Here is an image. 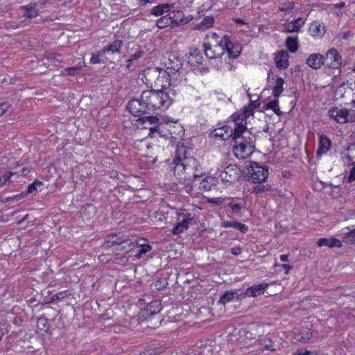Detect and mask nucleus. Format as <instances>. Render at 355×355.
<instances>
[{"mask_svg":"<svg viewBox=\"0 0 355 355\" xmlns=\"http://www.w3.org/2000/svg\"><path fill=\"white\" fill-rule=\"evenodd\" d=\"M348 182H351L354 180H355V164L352 167V168L350 171L349 175L348 176Z\"/></svg>","mask_w":355,"mask_h":355,"instance_id":"680f3d73","label":"nucleus"},{"mask_svg":"<svg viewBox=\"0 0 355 355\" xmlns=\"http://www.w3.org/2000/svg\"><path fill=\"white\" fill-rule=\"evenodd\" d=\"M230 118L232 121L234 123V128H232L233 129H235L239 126L245 125V124H243V122L245 121V114H243L242 113H234ZM245 123H246V122Z\"/></svg>","mask_w":355,"mask_h":355,"instance_id":"c9c22d12","label":"nucleus"},{"mask_svg":"<svg viewBox=\"0 0 355 355\" xmlns=\"http://www.w3.org/2000/svg\"><path fill=\"white\" fill-rule=\"evenodd\" d=\"M148 129H149L148 137H150L151 138H154V137H156L157 135H158V136H159V137L161 139L166 140L164 137L161 134V130H160V128H159V125H157V124L153 125V126L149 127Z\"/></svg>","mask_w":355,"mask_h":355,"instance_id":"a19ab883","label":"nucleus"},{"mask_svg":"<svg viewBox=\"0 0 355 355\" xmlns=\"http://www.w3.org/2000/svg\"><path fill=\"white\" fill-rule=\"evenodd\" d=\"M41 182L38 180H35L32 184H29L26 191L23 192V193H25V197L28 194L33 193L34 191H35L37 190V187L41 186Z\"/></svg>","mask_w":355,"mask_h":355,"instance_id":"49530a36","label":"nucleus"},{"mask_svg":"<svg viewBox=\"0 0 355 355\" xmlns=\"http://www.w3.org/2000/svg\"><path fill=\"white\" fill-rule=\"evenodd\" d=\"M191 55L195 58L197 63H201L202 60V56L201 55L200 51L196 49L192 53H191Z\"/></svg>","mask_w":355,"mask_h":355,"instance_id":"864d4df0","label":"nucleus"},{"mask_svg":"<svg viewBox=\"0 0 355 355\" xmlns=\"http://www.w3.org/2000/svg\"><path fill=\"white\" fill-rule=\"evenodd\" d=\"M139 355H157L155 350L153 349H147L140 353Z\"/></svg>","mask_w":355,"mask_h":355,"instance_id":"0e129e2a","label":"nucleus"},{"mask_svg":"<svg viewBox=\"0 0 355 355\" xmlns=\"http://www.w3.org/2000/svg\"><path fill=\"white\" fill-rule=\"evenodd\" d=\"M284 79L282 78H277L276 79V83L272 88V95L274 97L277 98L284 91Z\"/></svg>","mask_w":355,"mask_h":355,"instance_id":"473e14b6","label":"nucleus"},{"mask_svg":"<svg viewBox=\"0 0 355 355\" xmlns=\"http://www.w3.org/2000/svg\"><path fill=\"white\" fill-rule=\"evenodd\" d=\"M276 67L279 69H284L288 67V54L286 51H279L275 58Z\"/></svg>","mask_w":355,"mask_h":355,"instance_id":"f3484780","label":"nucleus"},{"mask_svg":"<svg viewBox=\"0 0 355 355\" xmlns=\"http://www.w3.org/2000/svg\"><path fill=\"white\" fill-rule=\"evenodd\" d=\"M345 158H346L351 164H355V143L350 144L347 148V153L345 154Z\"/></svg>","mask_w":355,"mask_h":355,"instance_id":"4c0bfd02","label":"nucleus"},{"mask_svg":"<svg viewBox=\"0 0 355 355\" xmlns=\"http://www.w3.org/2000/svg\"><path fill=\"white\" fill-rule=\"evenodd\" d=\"M103 54H100V51L96 55H92L90 59V62L92 64H96V63H103L101 62L100 59V56L103 55Z\"/></svg>","mask_w":355,"mask_h":355,"instance_id":"13d9d810","label":"nucleus"},{"mask_svg":"<svg viewBox=\"0 0 355 355\" xmlns=\"http://www.w3.org/2000/svg\"><path fill=\"white\" fill-rule=\"evenodd\" d=\"M137 245L139 247L140 253L146 254L151 250V246L148 244V242L145 239H139L136 241Z\"/></svg>","mask_w":355,"mask_h":355,"instance_id":"f704fd0d","label":"nucleus"},{"mask_svg":"<svg viewBox=\"0 0 355 355\" xmlns=\"http://www.w3.org/2000/svg\"><path fill=\"white\" fill-rule=\"evenodd\" d=\"M178 217H183V219L180 221L173 229L172 233L175 235H178L182 233L184 230H187L190 226L196 224V220L193 217L191 216V214H178ZM180 220V218H178Z\"/></svg>","mask_w":355,"mask_h":355,"instance_id":"6e6552de","label":"nucleus"},{"mask_svg":"<svg viewBox=\"0 0 355 355\" xmlns=\"http://www.w3.org/2000/svg\"><path fill=\"white\" fill-rule=\"evenodd\" d=\"M81 69V66L67 67L60 72L61 76H76Z\"/></svg>","mask_w":355,"mask_h":355,"instance_id":"ea45409f","label":"nucleus"},{"mask_svg":"<svg viewBox=\"0 0 355 355\" xmlns=\"http://www.w3.org/2000/svg\"><path fill=\"white\" fill-rule=\"evenodd\" d=\"M10 107V105L7 102L0 104V116H1Z\"/></svg>","mask_w":355,"mask_h":355,"instance_id":"bf43d9fd","label":"nucleus"},{"mask_svg":"<svg viewBox=\"0 0 355 355\" xmlns=\"http://www.w3.org/2000/svg\"><path fill=\"white\" fill-rule=\"evenodd\" d=\"M329 114L338 123H345L355 121V110L345 108L333 107L329 110Z\"/></svg>","mask_w":355,"mask_h":355,"instance_id":"39448f33","label":"nucleus"},{"mask_svg":"<svg viewBox=\"0 0 355 355\" xmlns=\"http://www.w3.org/2000/svg\"><path fill=\"white\" fill-rule=\"evenodd\" d=\"M172 101L168 92L162 89H150L142 92L139 98L130 100L127 108L132 115L139 116L156 110H165L171 105Z\"/></svg>","mask_w":355,"mask_h":355,"instance_id":"f257e3e1","label":"nucleus"},{"mask_svg":"<svg viewBox=\"0 0 355 355\" xmlns=\"http://www.w3.org/2000/svg\"><path fill=\"white\" fill-rule=\"evenodd\" d=\"M210 42L205 43L204 51L205 55L209 59L217 58L223 55V49L220 45V40H218L219 36L216 33H211L209 37Z\"/></svg>","mask_w":355,"mask_h":355,"instance_id":"20e7f679","label":"nucleus"},{"mask_svg":"<svg viewBox=\"0 0 355 355\" xmlns=\"http://www.w3.org/2000/svg\"><path fill=\"white\" fill-rule=\"evenodd\" d=\"M234 141V153L239 159H245L254 151V137L247 130L246 125L239 126L235 128V135L233 136Z\"/></svg>","mask_w":355,"mask_h":355,"instance_id":"7ed1b4c3","label":"nucleus"},{"mask_svg":"<svg viewBox=\"0 0 355 355\" xmlns=\"http://www.w3.org/2000/svg\"><path fill=\"white\" fill-rule=\"evenodd\" d=\"M24 197H25V193H23V192H22L19 194L15 195L14 196L6 198L5 202H18Z\"/></svg>","mask_w":355,"mask_h":355,"instance_id":"8fccbe9b","label":"nucleus"},{"mask_svg":"<svg viewBox=\"0 0 355 355\" xmlns=\"http://www.w3.org/2000/svg\"><path fill=\"white\" fill-rule=\"evenodd\" d=\"M220 45L227 51L229 58H236L241 53V46L239 44H234L230 38V36L225 35L220 39Z\"/></svg>","mask_w":355,"mask_h":355,"instance_id":"0eeeda50","label":"nucleus"},{"mask_svg":"<svg viewBox=\"0 0 355 355\" xmlns=\"http://www.w3.org/2000/svg\"><path fill=\"white\" fill-rule=\"evenodd\" d=\"M267 109L272 110L277 116H281L282 114V112L280 110L279 107L278 100H272L268 102L266 105Z\"/></svg>","mask_w":355,"mask_h":355,"instance_id":"79ce46f5","label":"nucleus"},{"mask_svg":"<svg viewBox=\"0 0 355 355\" xmlns=\"http://www.w3.org/2000/svg\"><path fill=\"white\" fill-rule=\"evenodd\" d=\"M161 303L159 301L152 302L146 310L148 317L153 316L161 311Z\"/></svg>","mask_w":355,"mask_h":355,"instance_id":"bb28decb","label":"nucleus"},{"mask_svg":"<svg viewBox=\"0 0 355 355\" xmlns=\"http://www.w3.org/2000/svg\"><path fill=\"white\" fill-rule=\"evenodd\" d=\"M139 121L142 123L148 122L150 125H156L159 123V119L155 116H145L139 118Z\"/></svg>","mask_w":355,"mask_h":355,"instance_id":"a18cd8bd","label":"nucleus"},{"mask_svg":"<svg viewBox=\"0 0 355 355\" xmlns=\"http://www.w3.org/2000/svg\"><path fill=\"white\" fill-rule=\"evenodd\" d=\"M259 105L260 103L257 101H250V103L248 106L254 110L255 108L259 107Z\"/></svg>","mask_w":355,"mask_h":355,"instance_id":"338daca9","label":"nucleus"},{"mask_svg":"<svg viewBox=\"0 0 355 355\" xmlns=\"http://www.w3.org/2000/svg\"><path fill=\"white\" fill-rule=\"evenodd\" d=\"M171 21V27L175 28L184 22V13L182 10H172L168 12Z\"/></svg>","mask_w":355,"mask_h":355,"instance_id":"6ab92c4d","label":"nucleus"},{"mask_svg":"<svg viewBox=\"0 0 355 355\" xmlns=\"http://www.w3.org/2000/svg\"><path fill=\"white\" fill-rule=\"evenodd\" d=\"M37 327L42 331L46 332L49 329L48 319L44 317H40L37 319Z\"/></svg>","mask_w":355,"mask_h":355,"instance_id":"37998d69","label":"nucleus"},{"mask_svg":"<svg viewBox=\"0 0 355 355\" xmlns=\"http://www.w3.org/2000/svg\"><path fill=\"white\" fill-rule=\"evenodd\" d=\"M173 8V4L162 3L154 6L150 10V13L155 16H161L164 14H168L170 10Z\"/></svg>","mask_w":355,"mask_h":355,"instance_id":"412c9836","label":"nucleus"},{"mask_svg":"<svg viewBox=\"0 0 355 355\" xmlns=\"http://www.w3.org/2000/svg\"><path fill=\"white\" fill-rule=\"evenodd\" d=\"M248 173L254 183H261L264 182L268 176L267 167L259 165L257 162H251Z\"/></svg>","mask_w":355,"mask_h":355,"instance_id":"423d86ee","label":"nucleus"},{"mask_svg":"<svg viewBox=\"0 0 355 355\" xmlns=\"http://www.w3.org/2000/svg\"><path fill=\"white\" fill-rule=\"evenodd\" d=\"M214 135L215 137H218L223 141H226L230 137L233 138V136L235 135V129H233L228 125H224L221 128L215 129L214 130Z\"/></svg>","mask_w":355,"mask_h":355,"instance_id":"2eb2a0df","label":"nucleus"},{"mask_svg":"<svg viewBox=\"0 0 355 355\" xmlns=\"http://www.w3.org/2000/svg\"><path fill=\"white\" fill-rule=\"evenodd\" d=\"M306 63L313 69H319L324 64V56L320 53H312L306 59Z\"/></svg>","mask_w":355,"mask_h":355,"instance_id":"4468645a","label":"nucleus"},{"mask_svg":"<svg viewBox=\"0 0 355 355\" xmlns=\"http://www.w3.org/2000/svg\"><path fill=\"white\" fill-rule=\"evenodd\" d=\"M268 287L267 283H261L259 284H255L250 287H248L244 292L241 293L238 295V300H243L246 297H255L261 294H263L266 288Z\"/></svg>","mask_w":355,"mask_h":355,"instance_id":"1a4fd4ad","label":"nucleus"},{"mask_svg":"<svg viewBox=\"0 0 355 355\" xmlns=\"http://www.w3.org/2000/svg\"><path fill=\"white\" fill-rule=\"evenodd\" d=\"M156 25L159 29H163L169 26H171V21L170 17L167 14L162 16L157 20Z\"/></svg>","mask_w":355,"mask_h":355,"instance_id":"e433bc0d","label":"nucleus"},{"mask_svg":"<svg viewBox=\"0 0 355 355\" xmlns=\"http://www.w3.org/2000/svg\"><path fill=\"white\" fill-rule=\"evenodd\" d=\"M270 191H272V186L270 184H262L259 183L253 187L252 192L255 194H261Z\"/></svg>","mask_w":355,"mask_h":355,"instance_id":"58836bf2","label":"nucleus"},{"mask_svg":"<svg viewBox=\"0 0 355 355\" xmlns=\"http://www.w3.org/2000/svg\"><path fill=\"white\" fill-rule=\"evenodd\" d=\"M319 247L328 246L329 248H340L342 245L341 241L336 238H320L317 241Z\"/></svg>","mask_w":355,"mask_h":355,"instance_id":"4be33fe9","label":"nucleus"},{"mask_svg":"<svg viewBox=\"0 0 355 355\" xmlns=\"http://www.w3.org/2000/svg\"><path fill=\"white\" fill-rule=\"evenodd\" d=\"M344 241L347 243L355 242V230L345 234Z\"/></svg>","mask_w":355,"mask_h":355,"instance_id":"09e8293b","label":"nucleus"},{"mask_svg":"<svg viewBox=\"0 0 355 355\" xmlns=\"http://www.w3.org/2000/svg\"><path fill=\"white\" fill-rule=\"evenodd\" d=\"M242 249L240 246H236L231 249V252L234 255H239L241 253Z\"/></svg>","mask_w":355,"mask_h":355,"instance_id":"e2e57ef3","label":"nucleus"},{"mask_svg":"<svg viewBox=\"0 0 355 355\" xmlns=\"http://www.w3.org/2000/svg\"><path fill=\"white\" fill-rule=\"evenodd\" d=\"M236 291H230L225 292L223 295L220 297L218 303L225 304L226 303L234 300L235 297L238 298V295Z\"/></svg>","mask_w":355,"mask_h":355,"instance_id":"72a5a7b5","label":"nucleus"},{"mask_svg":"<svg viewBox=\"0 0 355 355\" xmlns=\"http://www.w3.org/2000/svg\"><path fill=\"white\" fill-rule=\"evenodd\" d=\"M304 19L302 17L293 19L285 25V30L288 33L299 32L301 27L304 24Z\"/></svg>","mask_w":355,"mask_h":355,"instance_id":"aec40b11","label":"nucleus"},{"mask_svg":"<svg viewBox=\"0 0 355 355\" xmlns=\"http://www.w3.org/2000/svg\"><path fill=\"white\" fill-rule=\"evenodd\" d=\"M154 287L156 290L160 291L168 285L167 280L165 278L158 279L153 283Z\"/></svg>","mask_w":355,"mask_h":355,"instance_id":"de8ad7c7","label":"nucleus"},{"mask_svg":"<svg viewBox=\"0 0 355 355\" xmlns=\"http://www.w3.org/2000/svg\"><path fill=\"white\" fill-rule=\"evenodd\" d=\"M340 35L343 40H347L351 34L350 32H343L342 33H340Z\"/></svg>","mask_w":355,"mask_h":355,"instance_id":"774afa93","label":"nucleus"},{"mask_svg":"<svg viewBox=\"0 0 355 355\" xmlns=\"http://www.w3.org/2000/svg\"><path fill=\"white\" fill-rule=\"evenodd\" d=\"M135 243L130 240L123 239L121 243L118 246L117 250L122 252L123 254H126L133 249Z\"/></svg>","mask_w":355,"mask_h":355,"instance_id":"c756f323","label":"nucleus"},{"mask_svg":"<svg viewBox=\"0 0 355 355\" xmlns=\"http://www.w3.org/2000/svg\"><path fill=\"white\" fill-rule=\"evenodd\" d=\"M286 46L290 52H296L299 47L297 37H288L286 40Z\"/></svg>","mask_w":355,"mask_h":355,"instance_id":"c85d7f7f","label":"nucleus"},{"mask_svg":"<svg viewBox=\"0 0 355 355\" xmlns=\"http://www.w3.org/2000/svg\"><path fill=\"white\" fill-rule=\"evenodd\" d=\"M220 178L223 182H234L239 177V171L236 165L230 164L220 173Z\"/></svg>","mask_w":355,"mask_h":355,"instance_id":"9d476101","label":"nucleus"},{"mask_svg":"<svg viewBox=\"0 0 355 355\" xmlns=\"http://www.w3.org/2000/svg\"><path fill=\"white\" fill-rule=\"evenodd\" d=\"M123 46V41L121 40H116L112 43L107 44L103 49L100 50V54L110 53L112 54L120 53L121 48Z\"/></svg>","mask_w":355,"mask_h":355,"instance_id":"dca6fc26","label":"nucleus"},{"mask_svg":"<svg viewBox=\"0 0 355 355\" xmlns=\"http://www.w3.org/2000/svg\"><path fill=\"white\" fill-rule=\"evenodd\" d=\"M310 32L313 37H322L325 33L324 26L318 23H313L310 27Z\"/></svg>","mask_w":355,"mask_h":355,"instance_id":"cd10ccee","label":"nucleus"},{"mask_svg":"<svg viewBox=\"0 0 355 355\" xmlns=\"http://www.w3.org/2000/svg\"><path fill=\"white\" fill-rule=\"evenodd\" d=\"M157 87H160L162 90L165 91L171 85V76L169 72L165 70L159 71V75L155 82Z\"/></svg>","mask_w":355,"mask_h":355,"instance_id":"ddd939ff","label":"nucleus"},{"mask_svg":"<svg viewBox=\"0 0 355 355\" xmlns=\"http://www.w3.org/2000/svg\"><path fill=\"white\" fill-rule=\"evenodd\" d=\"M216 184V180L211 177H206L199 183V189L204 191H210Z\"/></svg>","mask_w":355,"mask_h":355,"instance_id":"393cba45","label":"nucleus"},{"mask_svg":"<svg viewBox=\"0 0 355 355\" xmlns=\"http://www.w3.org/2000/svg\"><path fill=\"white\" fill-rule=\"evenodd\" d=\"M223 227L225 228L233 227L240 230L242 233H245L248 230L247 225L237 221H225L223 223Z\"/></svg>","mask_w":355,"mask_h":355,"instance_id":"a878e982","label":"nucleus"},{"mask_svg":"<svg viewBox=\"0 0 355 355\" xmlns=\"http://www.w3.org/2000/svg\"><path fill=\"white\" fill-rule=\"evenodd\" d=\"M27 25V23H26V20H21L19 24H7V26L6 27L8 28H14V29H17L19 27H24L25 26Z\"/></svg>","mask_w":355,"mask_h":355,"instance_id":"5fc2aeb1","label":"nucleus"},{"mask_svg":"<svg viewBox=\"0 0 355 355\" xmlns=\"http://www.w3.org/2000/svg\"><path fill=\"white\" fill-rule=\"evenodd\" d=\"M144 51H141V50L136 51L135 53H134L132 55H130V58H128L127 60V62H132L135 60H137L139 58H140L144 55Z\"/></svg>","mask_w":355,"mask_h":355,"instance_id":"3c124183","label":"nucleus"},{"mask_svg":"<svg viewBox=\"0 0 355 355\" xmlns=\"http://www.w3.org/2000/svg\"><path fill=\"white\" fill-rule=\"evenodd\" d=\"M21 9L24 10L22 17L24 18V20H26V23L27 24L28 20H31L38 15V10L36 9L35 6L28 5L22 7Z\"/></svg>","mask_w":355,"mask_h":355,"instance_id":"5701e85b","label":"nucleus"},{"mask_svg":"<svg viewBox=\"0 0 355 355\" xmlns=\"http://www.w3.org/2000/svg\"><path fill=\"white\" fill-rule=\"evenodd\" d=\"M12 175V173H8L5 175H3L2 177L0 178V186H3L6 184L7 182H8L10 179V177Z\"/></svg>","mask_w":355,"mask_h":355,"instance_id":"4d7b16f0","label":"nucleus"},{"mask_svg":"<svg viewBox=\"0 0 355 355\" xmlns=\"http://www.w3.org/2000/svg\"><path fill=\"white\" fill-rule=\"evenodd\" d=\"M167 69L171 73L178 71L183 65V59L177 53H171L168 55V61L165 62Z\"/></svg>","mask_w":355,"mask_h":355,"instance_id":"9b49d317","label":"nucleus"},{"mask_svg":"<svg viewBox=\"0 0 355 355\" xmlns=\"http://www.w3.org/2000/svg\"><path fill=\"white\" fill-rule=\"evenodd\" d=\"M123 239L119 235L114 234L107 237V240L104 243L105 248H110L114 245L119 246L121 243Z\"/></svg>","mask_w":355,"mask_h":355,"instance_id":"7c9ffc66","label":"nucleus"},{"mask_svg":"<svg viewBox=\"0 0 355 355\" xmlns=\"http://www.w3.org/2000/svg\"><path fill=\"white\" fill-rule=\"evenodd\" d=\"M85 211H88L89 213L92 214L93 215L95 214V212H96L95 207L92 205H87L85 207Z\"/></svg>","mask_w":355,"mask_h":355,"instance_id":"69168bd1","label":"nucleus"},{"mask_svg":"<svg viewBox=\"0 0 355 355\" xmlns=\"http://www.w3.org/2000/svg\"><path fill=\"white\" fill-rule=\"evenodd\" d=\"M44 58L48 62L55 64L56 62L61 63L64 62L63 56L55 52L46 51L44 54Z\"/></svg>","mask_w":355,"mask_h":355,"instance_id":"b1692460","label":"nucleus"},{"mask_svg":"<svg viewBox=\"0 0 355 355\" xmlns=\"http://www.w3.org/2000/svg\"><path fill=\"white\" fill-rule=\"evenodd\" d=\"M242 114H245V120L248 117L252 116L254 114V109L248 106Z\"/></svg>","mask_w":355,"mask_h":355,"instance_id":"052dcab7","label":"nucleus"},{"mask_svg":"<svg viewBox=\"0 0 355 355\" xmlns=\"http://www.w3.org/2000/svg\"><path fill=\"white\" fill-rule=\"evenodd\" d=\"M331 145V140L324 135L322 134L319 137L318 148L317 155L320 156L325 154L330 149Z\"/></svg>","mask_w":355,"mask_h":355,"instance_id":"a211bd4d","label":"nucleus"},{"mask_svg":"<svg viewBox=\"0 0 355 355\" xmlns=\"http://www.w3.org/2000/svg\"><path fill=\"white\" fill-rule=\"evenodd\" d=\"M192 150L183 144H178L173 162L175 164L174 174L184 180H191L197 184L198 179L203 175L199 171V164L195 157L191 155Z\"/></svg>","mask_w":355,"mask_h":355,"instance_id":"f03ea898","label":"nucleus"},{"mask_svg":"<svg viewBox=\"0 0 355 355\" xmlns=\"http://www.w3.org/2000/svg\"><path fill=\"white\" fill-rule=\"evenodd\" d=\"M312 330L308 329L304 332H300L297 339L301 342L306 343L311 339V338L312 337Z\"/></svg>","mask_w":355,"mask_h":355,"instance_id":"c03bdc74","label":"nucleus"},{"mask_svg":"<svg viewBox=\"0 0 355 355\" xmlns=\"http://www.w3.org/2000/svg\"><path fill=\"white\" fill-rule=\"evenodd\" d=\"M328 60H329L331 62L328 63L327 65L331 69H338L342 64V57L334 48H331L327 51L324 56V61Z\"/></svg>","mask_w":355,"mask_h":355,"instance_id":"f8f14e48","label":"nucleus"},{"mask_svg":"<svg viewBox=\"0 0 355 355\" xmlns=\"http://www.w3.org/2000/svg\"><path fill=\"white\" fill-rule=\"evenodd\" d=\"M230 207L232 209V211L234 213H239L240 212L242 205L241 203H233L230 202L229 204Z\"/></svg>","mask_w":355,"mask_h":355,"instance_id":"6e6d98bb","label":"nucleus"},{"mask_svg":"<svg viewBox=\"0 0 355 355\" xmlns=\"http://www.w3.org/2000/svg\"><path fill=\"white\" fill-rule=\"evenodd\" d=\"M214 22V19L211 16H207L202 21L198 24L196 26V29L204 31L207 28H210Z\"/></svg>","mask_w":355,"mask_h":355,"instance_id":"2f4dec72","label":"nucleus"},{"mask_svg":"<svg viewBox=\"0 0 355 355\" xmlns=\"http://www.w3.org/2000/svg\"><path fill=\"white\" fill-rule=\"evenodd\" d=\"M66 296H67V291H66L58 293H56V294H55V295L51 296V302H54V301L58 300L64 299Z\"/></svg>","mask_w":355,"mask_h":355,"instance_id":"603ef678","label":"nucleus"}]
</instances>
